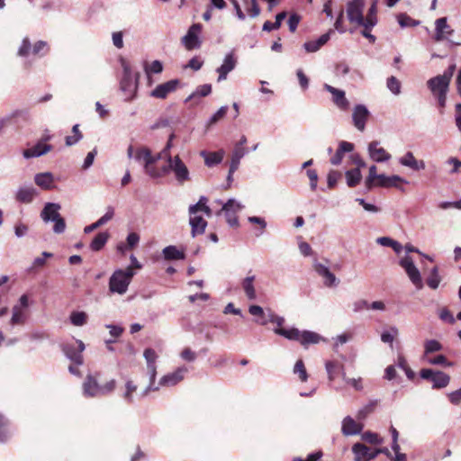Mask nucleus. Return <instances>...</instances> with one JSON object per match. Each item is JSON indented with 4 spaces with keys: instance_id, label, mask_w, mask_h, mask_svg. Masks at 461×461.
<instances>
[{
    "instance_id": "1",
    "label": "nucleus",
    "mask_w": 461,
    "mask_h": 461,
    "mask_svg": "<svg viewBox=\"0 0 461 461\" xmlns=\"http://www.w3.org/2000/svg\"><path fill=\"white\" fill-rule=\"evenodd\" d=\"M120 64L122 68L120 90L124 94V101L131 102L137 97L140 74L133 73L130 63L123 58L120 59Z\"/></svg>"
},
{
    "instance_id": "2",
    "label": "nucleus",
    "mask_w": 461,
    "mask_h": 461,
    "mask_svg": "<svg viewBox=\"0 0 461 461\" xmlns=\"http://www.w3.org/2000/svg\"><path fill=\"white\" fill-rule=\"evenodd\" d=\"M135 272L131 267L116 269L109 279V290L113 294H124L134 276Z\"/></svg>"
},
{
    "instance_id": "3",
    "label": "nucleus",
    "mask_w": 461,
    "mask_h": 461,
    "mask_svg": "<svg viewBox=\"0 0 461 461\" xmlns=\"http://www.w3.org/2000/svg\"><path fill=\"white\" fill-rule=\"evenodd\" d=\"M60 205L56 203H46L41 212V218L45 223L54 222L52 230L56 234H61L66 230V222L59 213Z\"/></svg>"
},
{
    "instance_id": "4",
    "label": "nucleus",
    "mask_w": 461,
    "mask_h": 461,
    "mask_svg": "<svg viewBox=\"0 0 461 461\" xmlns=\"http://www.w3.org/2000/svg\"><path fill=\"white\" fill-rule=\"evenodd\" d=\"M168 167L174 173L176 182L183 185L185 182L190 180V172L185 164L183 162L179 155L168 157Z\"/></svg>"
},
{
    "instance_id": "5",
    "label": "nucleus",
    "mask_w": 461,
    "mask_h": 461,
    "mask_svg": "<svg viewBox=\"0 0 461 461\" xmlns=\"http://www.w3.org/2000/svg\"><path fill=\"white\" fill-rule=\"evenodd\" d=\"M420 375L422 379L429 380L433 389L445 388L450 382V376L446 373L429 368L421 369Z\"/></svg>"
},
{
    "instance_id": "6",
    "label": "nucleus",
    "mask_w": 461,
    "mask_h": 461,
    "mask_svg": "<svg viewBox=\"0 0 461 461\" xmlns=\"http://www.w3.org/2000/svg\"><path fill=\"white\" fill-rule=\"evenodd\" d=\"M244 206L237 200L230 198L225 203L222 204L220 214L221 212H224L226 221L230 227H237L239 225V220L236 213L241 211Z\"/></svg>"
},
{
    "instance_id": "7",
    "label": "nucleus",
    "mask_w": 461,
    "mask_h": 461,
    "mask_svg": "<svg viewBox=\"0 0 461 461\" xmlns=\"http://www.w3.org/2000/svg\"><path fill=\"white\" fill-rule=\"evenodd\" d=\"M364 0H352L347 5V16L351 23L359 25L364 23Z\"/></svg>"
},
{
    "instance_id": "8",
    "label": "nucleus",
    "mask_w": 461,
    "mask_h": 461,
    "mask_svg": "<svg viewBox=\"0 0 461 461\" xmlns=\"http://www.w3.org/2000/svg\"><path fill=\"white\" fill-rule=\"evenodd\" d=\"M399 264L405 270L411 283L418 289H421L423 287L421 276L419 269L414 265L412 258L411 257L405 256L404 258H401Z\"/></svg>"
},
{
    "instance_id": "9",
    "label": "nucleus",
    "mask_w": 461,
    "mask_h": 461,
    "mask_svg": "<svg viewBox=\"0 0 461 461\" xmlns=\"http://www.w3.org/2000/svg\"><path fill=\"white\" fill-rule=\"evenodd\" d=\"M134 159L143 164L144 172L151 178H160L161 173L158 170H150L149 167V159H150V149L148 147L140 146L135 150Z\"/></svg>"
},
{
    "instance_id": "10",
    "label": "nucleus",
    "mask_w": 461,
    "mask_h": 461,
    "mask_svg": "<svg viewBox=\"0 0 461 461\" xmlns=\"http://www.w3.org/2000/svg\"><path fill=\"white\" fill-rule=\"evenodd\" d=\"M203 25L201 23H194L187 31L186 34L182 38V43L188 50L199 49L202 41L199 33L202 32Z\"/></svg>"
},
{
    "instance_id": "11",
    "label": "nucleus",
    "mask_w": 461,
    "mask_h": 461,
    "mask_svg": "<svg viewBox=\"0 0 461 461\" xmlns=\"http://www.w3.org/2000/svg\"><path fill=\"white\" fill-rule=\"evenodd\" d=\"M85 350V344L81 340H77L73 344H65L62 346V351L66 357L77 366L83 364L82 352Z\"/></svg>"
},
{
    "instance_id": "12",
    "label": "nucleus",
    "mask_w": 461,
    "mask_h": 461,
    "mask_svg": "<svg viewBox=\"0 0 461 461\" xmlns=\"http://www.w3.org/2000/svg\"><path fill=\"white\" fill-rule=\"evenodd\" d=\"M369 117L370 112L365 104L355 105L352 112V122L357 131L363 132L366 130Z\"/></svg>"
},
{
    "instance_id": "13",
    "label": "nucleus",
    "mask_w": 461,
    "mask_h": 461,
    "mask_svg": "<svg viewBox=\"0 0 461 461\" xmlns=\"http://www.w3.org/2000/svg\"><path fill=\"white\" fill-rule=\"evenodd\" d=\"M323 88L331 94L333 104L341 111H347L349 108V101L346 97L344 90L336 88L329 84H324Z\"/></svg>"
},
{
    "instance_id": "14",
    "label": "nucleus",
    "mask_w": 461,
    "mask_h": 461,
    "mask_svg": "<svg viewBox=\"0 0 461 461\" xmlns=\"http://www.w3.org/2000/svg\"><path fill=\"white\" fill-rule=\"evenodd\" d=\"M380 142L377 140L371 141L368 144L367 150L369 158L376 163L386 162L391 159L392 156L384 148L379 147Z\"/></svg>"
},
{
    "instance_id": "15",
    "label": "nucleus",
    "mask_w": 461,
    "mask_h": 461,
    "mask_svg": "<svg viewBox=\"0 0 461 461\" xmlns=\"http://www.w3.org/2000/svg\"><path fill=\"white\" fill-rule=\"evenodd\" d=\"M180 81L172 79L167 82L158 85L150 93V96L158 99H165L167 96L176 90Z\"/></svg>"
},
{
    "instance_id": "16",
    "label": "nucleus",
    "mask_w": 461,
    "mask_h": 461,
    "mask_svg": "<svg viewBox=\"0 0 461 461\" xmlns=\"http://www.w3.org/2000/svg\"><path fill=\"white\" fill-rule=\"evenodd\" d=\"M237 65V59L234 56V52L230 51L227 53L223 59L222 64L216 69L219 74L218 82L223 81L227 78V76L231 72Z\"/></svg>"
},
{
    "instance_id": "17",
    "label": "nucleus",
    "mask_w": 461,
    "mask_h": 461,
    "mask_svg": "<svg viewBox=\"0 0 461 461\" xmlns=\"http://www.w3.org/2000/svg\"><path fill=\"white\" fill-rule=\"evenodd\" d=\"M315 272L322 277L323 284L327 287L336 286L339 283L336 276L330 270L325 264L315 262L313 265Z\"/></svg>"
},
{
    "instance_id": "18",
    "label": "nucleus",
    "mask_w": 461,
    "mask_h": 461,
    "mask_svg": "<svg viewBox=\"0 0 461 461\" xmlns=\"http://www.w3.org/2000/svg\"><path fill=\"white\" fill-rule=\"evenodd\" d=\"M188 372V368L186 366H180L176 371L165 375L159 380V386H174L182 381Z\"/></svg>"
},
{
    "instance_id": "19",
    "label": "nucleus",
    "mask_w": 461,
    "mask_h": 461,
    "mask_svg": "<svg viewBox=\"0 0 461 461\" xmlns=\"http://www.w3.org/2000/svg\"><path fill=\"white\" fill-rule=\"evenodd\" d=\"M83 394L86 397H99L101 396V384L95 376L87 375L83 385Z\"/></svg>"
},
{
    "instance_id": "20",
    "label": "nucleus",
    "mask_w": 461,
    "mask_h": 461,
    "mask_svg": "<svg viewBox=\"0 0 461 461\" xmlns=\"http://www.w3.org/2000/svg\"><path fill=\"white\" fill-rule=\"evenodd\" d=\"M52 148L53 147L51 145L42 143V141L39 140L32 148L24 149L23 152V156L27 159L38 158L50 152L52 149Z\"/></svg>"
},
{
    "instance_id": "21",
    "label": "nucleus",
    "mask_w": 461,
    "mask_h": 461,
    "mask_svg": "<svg viewBox=\"0 0 461 461\" xmlns=\"http://www.w3.org/2000/svg\"><path fill=\"white\" fill-rule=\"evenodd\" d=\"M363 429V424L357 422L350 416H347L342 420L341 431L345 436H353L360 434Z\"/></svg>"
},
{
    "instance_id": "22",
    "label": "nucleus",
    "mask_w": 461,
    "mask_h": 461,
    "mask_svg": "<svg viewBox=\"0 0 461 461\" xmlns=\"http://www.w3.org/2000/svg\"><path fill=\"white\" fill-rule=\"evenodd\" d=\"M355 455V461H369L376 457V453L371 452L370 448L362 443H356L352 447Z\"/></svg>"
},
{
    "instance_id": "23",
    "label": "nucleus",
    "mask_w": 461,
    "mask_h": 461,
    "mask_svg": "<svg viewBox=\"0 0 461 461\" xmlns=\"http://www.w3.org/2000/svg\"><path fill=\"white\" fill-rule=\"evenodd\" d=\"M38 195V191L32 185H25L18 188L15 194V199L23 203H30Z\"/></svg>"
},
{
    "instance_id": "24",
    "label": "nucleus",
    "mask_w": 461,
    "mask_h": 461,
    "mask_svg": "<svg viewBox=\"0 0 461 461\" xmlns=\"http://www.w3.org/2000/svg\"><path fill=\"white\" fill-rule=\"evenodd\" d=\"M398 183L407 184L408 182H407V180H405L404 178H402V176H397V175L386 176L384 174H380L379 180L376 181V184L375 186L385 187V188L396 187V188L400 189V187L398 186ZM401 190H402V189L401 188Z\"/></svg>"
},
{
    "instance_id": "25",
    "label": "nucleus",
    "mask_w": 461,
    "mask_h": 461,
    "mask_svg": "<svg viewBox=\"0 0 461 461\" xmlns=\"http://www.w3.org/2000/svg\"><path fill=\"white\" fill-rule=\"evenodd\" d=\"M449 82L441 75L436 76L428 80L427 86L433 95L447 92Z\"/></svg>"
},
{
    "instance_id": "26",
    "label": "nucleus",
    "mask_w": 461,
    "mask_h": 461,
    "mask_svg": "<svg viewBox=\"0 0 461 461\" xmlns=\"http://www.w3.org/2000/svg\"><path fill=\"white\" fill-rule=\"evenodd\" d=\"M436 34L434 39L436 41H441L446 39V35H450L453 32V30L449 28L447 24V21L446 17H441L436 20Z\"/></svg>"
},
{
    "instance_id": "27",
    "label": "nucleus",
    "mask_w": 461,
    "mask_h": 461,
    "mask_svg": "<svg viewBox=\"0 0 461 461\" xmlns=\"http://www.w3.org/2000/svg\"><path fill=\"white\" fill-rule=\"evenodd\" d=\"M333 30L328 31L315 41H310L303 44V48L307 52H316L330 39Z\"/></svg>"
},
{
    "instance_id": "28",
    "label": "nucleus",
    "mask_w": 461,
    "mask_h": 461,
    "mask_svg": "<svg viewBox=\"0 0 461 461\" xmlns=\"http://www.w3.org/2000/svg\"><path fill=\"white\" fill-rule=\"evenodd\" d=\"M189 224L191 225V234L193 237L203 234L207 226V221L202 217L196 214H189Z\"/></svg>"
},
{
    "instance_id": "29",
    "label": "nucleus",
    "mask_w": 461,
    "mask_h": 461,
    "mask_svg": "<svg viewBox=\"0 0 461 461\" xmlns=\"http://www.w3.org/2000/svg\"><path fill=\"white\" fill-rule=\"evenodd\" d=\"M211 93H212V85L211 84H204V85L198 86L196 87V89L190 95H188L185 98V103L186 104L188 102L194 101V104H198L199 98L205 97V96L209 95Z\"/></svg>"
},
{
    "instance_id": "30",
    "label": "nucleus",
    "mask_w": 461,
    "mask_h": 461,
    "mask_svg": "<svg viewBox=\"0 0 461 461\" xmlns=\"http://www.w3.org/2000/svg\"><path fill=\"white\" fill-rule=\"evenodd\" d=\"M34 182L41 188L50 190L53 186L54 176L50 172L38 173L34 176Z\"/></svg>"
},
{
    "instance_id": "31",
    "label": "nucleus",
    "mask_w": 461,
    "mask_h": 461,
    "mask_svg": "<svg viewBox=\"0 0 461 461\" xmlns=\"http://www.w3.org/2000/svg\"><path fill=\"white\" fill-rule=\"evenodd\" d=\"M28 318V310L13 306L12 317L10 320V325L14 327L16 325H23L26 323Z\"/></svg>"
},
{
    "instance_id": "32",
    "label": "nucleus",
    "mask_w": 461,
    "mask_h": 461,
    "mask_svg": "<svg viewBox=\"0 0 461 461\" xmlns=\"http://www.w3.org/2000/svg\"><path fill=\"white\" fill-rule=\"evenodd\" d=\"M113 215H114L113 208L109 206L107 208V212L104 213V215H103L95 222H94V223L85 227L84 232L85 233H90V232L94 231L97 228L104 225L106 222H108L110 220H112Z\"/></svg>"
},
{
    "instance_id": "33",
    "label": "nucleus",
    "mask_w": 461,
    "mask_h": 461,
    "mask_svg": "<svg viewBox=\"0 0 461 461\" xmlns=\"http://www.w3.org/2000/svg\"><path fill=\"white\" fill-rule=\"evenodd\" d=\"M256 276L254 275L246 276L241 281V287L249 300H255L257 294L254 286Z\"/></svg>"
},
{
    "instance_id": "34",
    "label": "nucleus",
    "mask_w": 461,
    "mask_h": 461,
    "mask_svg": "<svg viewBox=\"0 0 461 461\" xmlns=\"http://www.w3.org/2000/svg\"><path fill=\"white\" fill-rule=\"evenodd\" d=\"M201 157L204 158V163L207 167H212L213 166H216L220 164L224 156V151L221 150L218 152H211L207 153L206 151L203 150L200 152Z\"/></svg>"
},
{
    "instance_id": "35",
    "label": "nucleus",
    "mask_w": 461,
    "mask_h": 461,
    "mask_svg": "<svg viewBox=\"0 0 461 461\" xmlns=\"http://www.w3.org/2000/svg\"><path fill=\"white\" fill-rule=\"evenodd\" d=\"M163 256L167 260L185 259V255L183 250H179L176 246L170 245L163 249Z\"/></svg>"
},
{
    "instance_id": "36",
    "label": "nucleus",
    "mask_w": 461,
    "mask_h": 461,
    "mask_svg": "<svg viewBox=\"0 0 461 461\" xmlns=\"http://www.w3.org/2000/svg\"><path fill=\"white\" fill-rule=\"evenodd\" d=\"M274 332L277 335L283 336L289 340L299 341L301 331L297 328L283 329L276 328Z\"/></svg>"
},
{
    "instance_id": "37",
    "label": "nucleus",
    "mask_w": 461,
    "mask_h": 461,
    "mask_svg": "<svg viewBox=\"0 0 461 461\" xmlns=\"http://www.w3.org/2000/svg\"><path fill=\"white\" fill-rule=\"evenodd\" d=\"M321 339V337L318 333L310 330H304L301 331L299 342L303 346H307L309 344H317Z\"/></svg>"
},
{
    "instance_id": "38",
    "label": "nucleus",
    "mask_w": 461,
    "mask_h": 461,
    "mask_svg": "<svg viewBox=\"0 0 461 461\" xmlns=\"http://www.w3.org/2000/svg\"><path fill=\"white\" fill-rule=\"evenodd\" d=\"M109 239V234L106 231L99 232L95 237L93 239L92 242L90 243V249L93 251H99L101 250L104 246L106 244Z\"/></svg>"
},
{
    "instance_id": "39",
    "label": "nucleus",
    "mask_w": 461,
    "mask_h": 461,
    "mask_svg": "<svg viewBox=\"0 0 461 461\" xmlns=\"http://www.w3.org/2000/svg\"><path fill=\"white\" fill-rule=\"evenodd\" d=\"M147 371L149 375V384L146 387V389L142 392V396L148 395L150 391H157L158 386H155V379L157 375V366L156 365H147Z\"/></svg>"
},
{
    "instance_id": "40",
    "label": "nucleus",
    "mask_w": 461,
    "mask_h": 461,
    "mask_svg": "<svg viewBox=\"0 0 461 461\" xmlns=\"http://www.w3.org/2000/svg\"><path fill=\"white\" fill-rule=\"evenodd\" d=\"M347 185L354 187L359 184L362 175L359 168H353L346 172Z\"/></svg>"
},
{
    "instance_id": "41",
    "label": "nucleus",
    "mask_w": 461,
    "mask_h": 461,
    "mask_svg": "<svg viewBox=\"0 0 461 461\" xmlns=\"http://www.w3.org/2000/svg\"><path fill=\"white\" fill-rule=\"evenodd\" d=\"M286 13L281 12L276 16V23H272L270 21H267L264 23L262 30L265 32H271L273 30H277L280 28L282 22L286 18Z\"/></svg>"
},
{
    "instance_id": "42",
    "label": "nucleus",
    "mask_w": 461,
    "mask_h": 461,
    "mask_svg": "<svg viewBox=\"0 0 461 461\" xmlns=\"http://www.w3.org/2000/svg\"><path fill=\"white\" fill-rule=\"evenodd\" d=\"M325 369L330 381H333L338 375V369H341V363L338 360H329L325 363Z\"/></svg>"
},
{
    "instance_id": "43",
    "label": "nucleus",
    "mask_w": 461,
    "mask_h": 461,
    "mask_svg": "<svg viewBox=\"0 0 461 461\" xmlns=\"http://www.w3.org/2000/svg\"><path fill=\"white\" fill-rule=\"evenodd\" d=\"M376 169L377 168H376V167L375 165H372L369 167V173H368V176H367V177L366 178V181H365L366 187L368 190H371L373 187H375V185L376 184V181L379 180V175L380 174L376 173Z\"/></svg>"
},
{
    "instance_id": "44",
    "label": "nucleus",
    "mask_w": 461,
    "mask_h": 461,
    "mask_svg": "<svg viewBox=\"0 0 461 461\" xmlns=\"http://www.w3.org/2000/svg\"><path fill=\"white\" fill-rule=\"evenodd\" d=\"M441 277L438 274V267H434L429 273V276L427 278V285L431 289H437L440 284Z\"/></svg>"
},
{
    "instance_id": "45",
    "label": "nucleus",
    "mask_w": 461,
    "mask_h": 461,
    "mask_svg": "<svg viewBox=\"0 0 461 461\" xmlns=\"http://www.w3.org/2000/svg\"><path fill=\"white\" fill-rule=\"evenodd\" d=\"M377 7L376 2H373L371 6L369 7L366 16H364V23H368L369 26H375L377 24Z\"/></svg>"
},
{
    "instance_id": "46",
    "label": "nucleus",
    "mask_w": 461,
    "mask_h": 461,
    "mask_svg": "<svg viewBox=\"0 0 461 461\" xmlns=\"http://www.w3.org/2000/svg\"><path fill=\"white\" fill-rule=\"evenodd\" d=\"M399 334V330L396 326H391L388 330H384L381 334V340L384 343L392 345L394 338Z\"/></svg>"
},
{
    "instance_id": "47",
    "label": "nucleus",
    "mask_w": 461,
    "mask_h": 461,
    "mask_svg": "<svg viewBox=\"0 0 461 461\" xmlns=\"http://www.w3.org/2000/svg\"><path fill=\"white\" fill-rule=\"evenodd\" d=\"M397 20L402 28L415 27L420 24V21L412 19L406 14H398Z\"/></svg>"
},
{
    "instance_id": "48",
    "label": "nucleus",
    "mask_w": 461,
    "mask_h": 461,
    "mask_svg": "<svg viewBox=\"0 0 461 461\" xmlns=\"http://www.w3.org/2000/svg\"><path fill=\"white\" fill-rule=\"evenodd\" d=\"M387 88L394 95L401 94V82L393 76H391L386 80Z\"/></svg>"
},
{
    "instance_id": "49",
    "label": "nucleus",
    "mask_w": 461,
    "mask_h": 461,
    "mask_svg": "<svg viewBox=\"0 0 461 461\" xmlns=\"http://www.w3.org/2000/svg\"><path fill=\"white\" fill-rule=\"evenodd\" d=\"M86 319L87 315L85 312H73L70 315V321L75 326H83Z\"/></svg>"
},
{
    "instance_id": "50",
    "label": "nucleus",
    "mask_w": 461,
    "mask_h": 461,
    "mask_svg": "<svg viewBox=\"0 0 461 461\" xmlns=\"http://www.w3.org/2000/svg\"><path fill=\"white\" fill-rule=\"evenodd\" d=\"M294 373L298 375L302 382H305L308 378V375L302 359L296 361L294 366Z\"/></svg>"
},
{
    "instance_id": "51",
    "label": "nucleus",
    "mask_w": 461,
    "mask_h": 461,
    "mask_svg": "<svg viewBox=\"0 0 461 461\" xmlns=\"http://www.w3.org/2000/svg\"><path fill=\"white\" fill-rule=\"evenodd\" d=\"M416 161L417 159L415 158L413 153L411 151L406 152L405 155L399 159V163L402 166L410 167L411 169L413 168L414 165H416Z\"/></svg>"
},
{
    "instance_id": "52",
    "label": "nucleus",
    "mask_w": 461,
    "mask_h": 461,
    "mask_svg": "<svg viewBox=\"0 0 461 461\" xmlns=\"http://www.w3.org/2000/svg\"><path fill=\"white\" fill-rule=\"evenodd\" d=\"M208 199L205 196H201L195 204L189 206V214H196L201 212L207 205Z\"/></svg>"
},
{
    "instance_id": "53",
    "label": "nucleus",
    "mask_w": 461,
    "mask_h": 461,
    "mask_svg": "<svg viewBox=\"0 0 461 461\" xmlns=\"http://www.w3.org/2000/svg\"><path fill=\"white\" fill-rule=\"evenodd\" d=\"M361 437H362L363 440H365L368 443H371V444L378 445V444H381L383 441L377 433H374L371 431L364 432Z\"/></svg>"
},
{
    "instance_id": "54",
    "label": "nucleus",
    "mask_w": 461,
    "mask_h": 461,
    "mask_svg": "<svg viewBox=\"0 0 461 461\" xmlns=\"http://www.w3.org/2000/svg\"><path fill=\"white\" fill-rule=\"evenodd\" d=\"M442 345L435 339H429L425 342V353L429 354L441 350Z\"/></svg>"
},
{
    "instance_id": "55",
    "label": "nucleus",
    "mask_w": 461,
    "mask_h": 461,
    "mask_svg": "<svg viewBox=\"0 0 461 461\" xmlns=\"http://www.w3.org/2000/svg\"><path fill=\"white\" fill-rule=\"evenodd\" d=\"M31 49H32L31 41H30L29 38L25 37L23 40L20 48L18 49L17 55L20 57H26L29 55Z\"/></svg>"
},
{
    "instance_id": "56",
    "label": "nucleus",
    "mask_w": 461,
    "mask_h": 461,
    "mask_svg": "<svg viewBox=\"0 0 461 461\" xmlns=\"http://www.w3.org/2000/svg\"><path fill=\"white\" fill-rule=\"evenodd\" d=\"M358 26L363 27L361 31L362 36L367 39L371 43H374L376 38L371 33V31L375 26H369L366 23H363V24H359Z\"/></svg>"
},
{
    "instance_id": "57",
    "label": "nucleus",
    "mask_w": 461,
    "mask_h": 461,
    "mask_svg": "<svg viewBox=\"0 0 461 461\" xmlns=\"http://www.w3.org/2000/svg\"><path fill=\"white\" fill-rule=\"evenodd\" d=\"M126 392L123 394V398L128 402H133L132 393L137 390V385H135L132 381H127L126 384Z\"/></svg>"
},
{
    "instance_id": "58",
    "label": "nucleus",
    "mask_w": 461,
    "mask_h": 461,
    "mask_svg": "<svg viewBox=\"0 0 461 461\" xmlns=\"http://www.w3.org/2000/svg\"><path fill=\"white\" fill-rule=\"evenodd\" d=\"M343 381L351 385L355 390L361 391L363 390L362 379L358 378H348L346 374H343Z\"/></svg>"
},
{
    "instance_id": "59",
    "label": "nucleus",
    "mask_w": 461,
    "mask_h": 461,
    "mask_svg": "<svg viewBox=\"0 0 461 461\" xmlns=\"http://www.w3.org/2000/svg\"><path fill=\"white\" fill-rule=\"evenodd\" d=\"M145 72L149 76L150 73L158 74L160 73L163 69L162 63L158 60H154L150 65H146Z\"/></svg>"
},
{
    "instance_id": "60",
    "label": "nucleus",
    "mask_w": 461,
    "mask_h": 461,
    "mask_svg": "<svg viewBox=\"0 0 461 461\" xmlns=\"http://www.w3.org/2000/svg\"><path fill=\"white\" fill-rule=\"evenodd\" d=\"M267 317L270 322L276 324L277 328H282L285 323V318L276 315L271 309H267Z\"/></svg>"
},
{
    "instance_id": "61",
    "label": "nucleus",
    "mask_w": 461,
    "mask_h": 461,
    "mask_svg": "<svg viewBox=\"0 0 461 461\" xmlns=\"http://www.w3.org/2000/svg\"><path fill=\"white\" fill-rule=\"evenodd\" d=\"M429 363L436 366H452L453 363L447 361L444 355H438L429 360Z\"/></svg>"
},
{
    "instance_id": "62",
    "label": "nucleus",
    "mask_w": 461,
    "mask_h": 461,
    "mask_svg": "<svg viewBox=\"0 0 461 461\" xmlns=\"http://www.w3.org/2000/svg\"><path fill=\"white\" fill-rule=\"evenodd\" d=\"M144 358L146 359L147 365H156V359L158 357L156 352L152 348H146L143 353Z\"/></svg>"
},
{
    "instance_id": "63",
    "label": "nucleus",
    "mask_w": 461,
    "mask_h": 461,
    "mask_svg": "<svg viewBox=\"0 0 461 461\" xmlns=\"http://www.w3.org/2000/svg\"><path fill=\"white\" fill-rule=\"evenodd\" d=\"M339 177H340L339 172L331 170L328 174V176H327V183H328L329 188H333L336 185Z\"/></svg>"
},
{
    "instance_id": "64",
    "label": "nucleus",
    "mask_w": 461,
    "mask_h": 461,
    "mask_svg": "<svg viewBox=\"0 0 461 461\" xmlns=\"http://www.w3.org/2000/svg\"><path fill=\"white\" fill-rule=\"evenodd\" d=\"M116 386V381L114 379H112L108 381L104 385H101V396L106 395L108 393H111L114 391Z\"/></svg>"
}]
</instances>
